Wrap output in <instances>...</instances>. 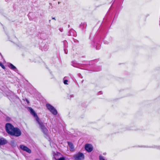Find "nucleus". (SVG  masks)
Instances as JSON below:
<instances>
[{"label": "nucleus", "mask_w": 160, "mask_h": 160, "mask_svg": "<svg viewBox=\"0 0 160 160\" xmlns=\"http://www.w3.org/2000/svg\"><path fill=\"white\" fill-rule=\"evenodd\" d=\"M112 2H113L112 4L114 3L113 7V10L110 11L112 7V4L94 36L92 38V33H91L89 37V39L91 41V44L92 47L95 48L97 50L100 49L101 41L105 39L107 36L111 25L113 14H114V20L117 19L120 11L122 8L121 6L122 3V0H112Z\"/></svg>", "instance_id": "1"}, {"label": "nucleus", "mask_w": 160, "mask_h": 160, "mask_svg": "<svg viewBox=\"0 0 160 160\" xmlns=\"http://www.w3.org/2000/svg\"><path fill=\"white\" fill-rule=\"evenodd\" d=\"M5 129L7 133L11 136L18 137L21 135L22 132L20 129L18 127H14L10 123L6 124Z\"/></svg>", "instance_id": "2"}, {"label": "nucleus", "mask_w": 160, "mask_h": 160, "mask_svg": "<svg viewBox=\"0 0 160 160\" xmlns=\"http://www.w3.org/2000/svg\"><path fill=\"white\" fill-rule=\"evenodd\" d=\"M36 122L38 125V128L43 133L44 137L47 139H50L49 131L43 122L40 119L36 121Z\"/></svg>", "instance_id": "3"}, {"label": "nucleus", "mask_w": 160, "mask_h": 160, "mask_svg": "<svg viewBox=\"0 0 160 160\" xmlns=\"http://www.w3.org/2000/svg\"><path fill=\"white\" fill-rule=\"evenodd\" d=\"M46 105L48 110L52 114L54 115H57L58 113V111L54 107L49 103H47Z\"/></svg>", "instance_id": "4"}, {"label": "nucleus", "mask_w": 160, "mask_h": 160, "mask_svg": "<svg viewBox=\"0 0 160 160\" xmlns=\"http://www.w3.org/2000/svg\"><path fill=\"white\" fill-rule=\"evenodd\" d=\"M73 157L76 160H84L85 156L82 152H78L77 154L74 155Z\"/></svg>", "instance_id": "5"}, {"label": "nucleus", "mask_w": 160, "mask_h": 160, "mask_svg": "<svg viewBox=\"0 0 160 160\" xmlns=\"http://www.w3.org/2000/svg\"><path fill=\"white\" fill-rule=\"evenodd\" d=\"M93 61H89L87 62V63L84 64V69L89 70L91 68H93L95 67V64L93 63Z\"/></svg>", "instance_id": "6"}, {"label": "nucleus", "mask_w": 160, "mask_h": 160, "mask_svg": "<svg viewBox=\"0 0 160 160\" xmlns=\"http://www.w3.org/2000/svg\"><path fill=\"white\" fill-rule=\"evenodd\" d=\"M28 109L30 112V113L35 118L36 121H37L40 119L39 117L38 116L36 113L32 108L28 107Z\"/></svg>", "instance_id": "7"}, {"label": "nucleus", "mask_w": 160, "mask_h": 160, "mask_svg": "<svg viewBox=\"0 0 160 160\" xmlns=\"http://www.w3.org/2000/svg\"><path fill=\"white\" fill-rule=\"evenodd\" d=\"M87 27V23L86 22H82L79 25V28L82 30V32H85Z\"/></svg>", "instance_id": "8"}, {"label": "nucleus", "mask_w": 160, "mask_h": 160, "mask_svg": "<svg viewBox=\"0 0 160 160\" xmlns=\"http://www.w3.org/2000/svg\"><path fill=\"white\" fill-rule=\"evenodd\" d=\"M85 150L88 152H91L93 150V147L90 144H86L85 146Z\"/></svg>", "instance_id": "9"}, {"label": "nucleus", "mask_w": 160, "mask_h": 160, "mask_svg": "<svg viewBox=\"0 0 160 160\" xmlns=\"http://www.w3.org/2000/svg\"><path fill=\"white\" fill-rule=\"evenodd\" d=\"M19 148L21 149L23 151H25L29 153H30L31 152V150L25 146L23 145H20Z\"/></svg>", "instance_id": "10"}, {"label": "nucleus", "mask_w": 160, "mask_h": 160, "mask_svg": "<svg viewBox=\"0 0 160 160\" xmlns=\"http://www.w3.org/2000/svg\"><path fill=\"white\" fill-rule=\"evenodd\" d=\"M8 97L9 100L12 102H14L15 101V99H18L17 96L14 94H11L10 95H8Z\"/></svg>", "instance_id": "11"}, {"label": "nucleus", "mask_w": 160, "mask_h": 160, "mask_svg": "<svg viewBox=\"0 0 160 160\" xmlns=\"http://www.w3.org/2000/svg\"><path fill=\"white\" fill-rule=\"evenodd\" d=\"M8 142L7 140L5 138L2 137H0V146L6 144Z\"/></svg>", "instance_id": "12"}, {"label": "nucleus", "mask_w": 160, "mask_h": 160, "mask_svg": "<svg viewBox=\"0 0 160 160\" xmlns=\"http://www.w3.org/2000/svg\"><path fill=\"white\" fill-rule=\"evenodd\" d=\"M8 67L11 69L13 70L15 72L18 73L19 71L18 70L17 68L16 67L13 65L11 63H9L8 64Z\"/></svg>", "instance_id": "13"}, {"label": "nucleus", "mask_w": 160, "mask_h": 160, "mask_svg": "<svg viewBox=\"0 0 160 160\" xmlns=\"http://www.w3.org/2000/svg\"><path fill=\"white\" fill-rule=\"evenodd\" d=\"M9 144L13 148L16 147L17 145L16 141L13 140H11Z\"/></svg>", "instance_id": "14"}, {"label": "nucleus", "mask_w": 160, "mask_h": 160, "mask_svg": "<svg viewBox=\"0 0 160 160\" xmlns=\"http://www.w3.org/2000/svg\"><path fill=\"white\" fill-rule=\"evenodd\" d=\"M67 143L69 147V149L71 151H72L74 149V147L73 144L71 142H68Z\"/></svg>", "instance_id": "15"}, {"label": "nucleus", "mask_w": 160, "mask_h": 160, "mask_svg": "<svg viewBox=\"0 0 160 160\" xmlns=\"http://www.w3.org/2000/svg\"><path fill=\"white\" fill-rule=\"evenodd\" d=\"M75 32L73 29H72L68 32L67 35L68 36H74Z\"/></svg>", "instance_id": "16"}, {"label": "nucleus", "mask_w": 160, "mask_h": 160, "mask_svg": "<svg viewBox=\"0 0 160 160\" xmlns=\"http://www.w3.org/2000/svg\"><path fill=\"white\" fill-rule=\"evenodd\" d=\"M102 41H103V42L105 44H108L110 42H112V37H110L109 38V40L108 41H106L104 40V39H103L102 40Z\"/></svg>", "instance_id": "17"}, {"label": "nucleus", "mask_w": 160, "mask_h": 160, "mask_svg": "<svg viewBox=\"0 0 160 160\" xmlns=\"http://www.w3.org/2000/svg\"><path fill=\"white\" fill-rule=\"evenodd\" d=\"M40 38L41 39H43L45 41L47 38V35L45 33H41L40 34Z\"/></svg>", "instance_id": "18"}, {"label": "nucleus", "mask_w": 160, "mask_h": 160, "mask_svg": "<svg viewBox=\"0 0 160 160\" xmlns=\"http://www.w3.org/2000/svg\"><path fill=\"white\" fill-rule=\"evenodd\" d=\"M72 65L74 67L76 68H79L80 65L79 63H77L76 61H73L72 62Z\"/></svg>", "instance_id": "19"}, {"label": "nucleus", "mask_w": 160, "mask_h": 160, "mask_svg": "<svg viewBox=\"0 0 160 160\" xmlns=\"http://www.w3.org/2000/svg\"><path fill=\"white\" fill-rule=\"evenodd\" d=\"M48 48V43L46 42L45 43V44L44 45V47H43V48H42V51H47Z\"/></svg>", "instance_id": "20"}, {"label": "nucleus", "mask_w": 160, "mask_h": 160, "mask_svg": "<svg viewBox=\"0 0 160 160\" xmlns=\"http://www.w3.org/2000/svg\"><path fill=\"white\" fill-rule=\"evenodd\" d=\"M45 43H46V42L45 41H43L40 44V49L41 50H42V48L43 49V47H44V45L45 44Z\"/></svg>", "instance_id": "21"}, {"label": "nucleus", "mask_w": 160, "mask_h": 160, "mask_svg": "<svg viewBox=\"0 0 160 160\" xmlns=\"http://www.w3.org/2000/svg\"><path fill=\"white\" fill-rule=\"evenodd\" d=\"M63 44V48H67L68 47V42L66 40L62 42Z\"/></svg>", "instance_id": "22"}, {"label": "nucleus", "mask_w": 160, "mask_h": 160, "mask_svg": "<svg viewBox=\"0 0 160 160\" xmlns=\"http://www.w3.org/2000/svg\"><path fill=\"white\" fill-rule=\"evenodd\" d=\"M102 68L100 66L98 67L97 68H96L94 71H99L101 70Z\"/></svg>", "instance_id": "23"}, {"label": "nucleus", "mask_w": 160, "mask_h": 160, "mask_svg": "<svg viewBox=\"0 0 160 160\" xmlns=\"http://www.w3.org/2000/svg\"><path fill=\"white\" fill-rule=\"evenodd\" d=\"M6 121L7 122H9L11 120V118L8 116H7L5 118Z\"/></svg>", "instance_id": "24"}, {"label": "nucleus", "mask_w": 160, "mask_h": 160, "mask_svg": "<svg viewBox=\"0 0 160 160\" xmlns=\"http://www.w3.org/2000/svg\"><path fill=\"white\" fill-rule=\"evenodd\" d=\"M67 97L68 99H71L72 98H73L74 97V95L73 94L68 95Z\"/></svg>", "instance_id": "25"}, {"label": "nucleus", "mask_w": 160, "mask_h": 160, "mask_svg": "<svg viewBox=\"0 0 160 160\" xmlns=\"http://www.w3.org/2000/svg\"><path fill=\"white\" fill-rule=\"evenodd\" d=\"M53 156H54V159L56 160H57V159H58V158H58V155L56 153H54V155H53Z\"/></svg>", "instance_id": "26"}, {"label": "nucleus", "mask_w": 160, "mask_h": 160, "mask_svg": "<svg viewBox=\"0 0 160 160\" xmlns=\"http://www.w3.org/2000/svg\"><path fill=\"white\" fill-rule=\"evenodd\" d=\"M99 160H105L104 157L101 155L99 156Z\"/></svg>", "instance_id": "27"}, {"label": "nucleus", "mask_w": 160, "mask_h": 160, "mask_svg": "<svg viewBox=\"0 0 160 160\" xmlns=\"http://www.w3.org/2000/svg\"><path fill=\"white\" fill-rule=\"evenodd\" d=\"M57 160H66L65 157H62L59 158H58Z\"/></svg>", "instance_id": "28"}, {"label": "nucleus", "mask_w": 160, "mask_h": 160, "mask_svg": "<svg viewBox=\"0 0 160 160\" xmlns=\"http://www.w3.org/2000/svg\"><path fill=\"white\" fill-rule=\"evenodd\" d=\"M131 129L129 126H126L124 128V131L126 130H130Z\"/></svg>", "instance_id": "29"}, {"label": "nucleus", "mask_w": 160, "mask_h": 160, "mask_svg": "<svg viewBox=\"0 0 160 160\" xmlns=\"http://www.w3.org/2000/svg\"><path fill=\"white\" fill-rule=\"evenodd\" d=\"M68 81L67 79H63V83L65 85H68Z\"/></svg>", "instance_id": "30"}, {"label": "nucleus", "mask_w": 160, "mask_h": 160, "mask_svg": "<svg viewBox=\"0 0 160 160\" xmlns=\"http://www.w3.org/2000/svg\"><path fill=\"white\" fill-rule=\"evenodd\" d=\"M87 62H89V61H83V62H82L83 63L81 64L82 65V66L84 68V66H85V64H84L87 63Z\"/></svg>", "instance_id": "31"}, {"label": "nucleus", "mask_w": 160, "mask_h": 160, "mask_svg": "<svg viewBox=\"0 0 160 160\" xmlns=\"http://www.w3.org/2000/svg\"><path fill=\"white\" fill-rule=\"evenodd\" d=\"M0 66L3 69L5 68V66L0 62Z\"/></svg>", "instance_id": "32"}, {"label": "nucleus", "mask_w": 160, "mask_h": 160, "mask_svg": "<svg viewBox=\"0 0 160 160\" xmlns=\"http://www.w3.org/2000/svg\"><path fill=\"white\" fill-rule=\"evenodd\" d=\"M137 147L140 148H149V147L147 146L142 145V146H138Z\"/></svg>", "instance_id": "33"}, {"label": "nucleus", "mask_w": 160, "mask_h": 160, "mask_svg": "<svg viewBox=\"0 0 160 160\" xmlns=\"http://www.w3.org/2000/svg\"><path fill=\"white\" fill-rule=\"evenodd\" d=\"M64 50L65 53L66 54H67L68 53V50L67 48H64Z\"/></svg>", "instance_id": "34"}, {"label": "nucleus", "mask_w": 160, "mask_h": 160, "mask_svg": "<svg viewBox=\"0 0 160 160\" xmlns=\"http://www.w3.org/2000/svg\"><path fill=\"white\" fill-rule=\"evenodd\" d=\"M74 42L76 43H79V41L78 40L76 39H74Z\"/></svg>", "instance_id": "35"}, {"label": "nucleus", "mask_w": 160, "mask_h": 160, "mask_svg": "<svg viewBox=\"0 0 160 160\" xmlns=\"http://www.w3.org/2000/svg\"><path fill=\"white\" fill-rule=\"evenodd\" d=\"M24 101H26L28 104H29V101L27 98H25Z\"/></svg>", "instance_id": "36"}, {"label": "nucleus", "mask_w": 160, "mask_h": 160, "mask_svg": "<svg viewBox=\"0 0 160 160\" xmlns=\"http://www.w3.org/2000/svg\"><path fill=\"white\" fill-rule=\"evenodd\" d=\"M102 91H101L98 92V94H102Z\"/></svg>", "instance_id": "37"}, {"label": "nucleus", "mask_w": 160, "mask_h": 160, "mask_svg": "<svg viewBox=\"0 0 160 160\" xmlns=\"http://www.w3.org/2000/svg\"><path fill=\"white\" fill-rule=\"evenodd\" d=\"M78 76L79 77H81L82 76L81 74L80 73L78 74Z\"/></svg>", "instance_id": "38"}, {"label": "nucleus", "mask_w": 160, "mask_h": 160, "mask_svg": "<svg viewBox=\"0 0 160 160\" xmlns=\"http://www.w3.org/2000/svg\"><path fill=\"white\" fill-rule=\"evenodd\" d=\"M29 60L30 62H34V60H31V59H29Z\"/></svg>", "instance_id": "39"}, {"label": "nucleus", "mask_w": 160, "mask_h": 160, "mask_svg": "<svg viewBox=\"0 0 160 160\" xmlns=\"http://www.w3.org/2000/svg\"><path fill=\"white\" fill-rule=\"evenodd\" d=\"M133 94H129V95H127V96H131Z\"/></svg>", "instance_id": "40"}, {"label": "nucleus", "mask_w": 160, "mask_h": 160, "mask_svg": "<svg viewBox=\"0 0 160 160\" xmlns=\"http://www.w3.org/2000/svg\"><path fill=\"white\" fill-rule=\"evenodd\" d=\"M59 30L61 32H62L63 31V29L62 28L61 29H59Z\"/></svg>", "instance_id": "41"}, {"label": "nucleus", "mask_w": 160, "mask_h": 160, "mask_svg": "<svg viewBox=\"0 0 160 160\" xmlns=\"http://www.w3.org/2000/svg\"><path fill=\"white\" fill-rule=\"evenodd\" d=\"M52 19L56 20V19H55V18H54V17H52Z\"/></svg>", "instance_id": "42"}, {"label": "nucleus", "mask_w": 160, "mask_h": 160, "mask_svg": "<svg viewBox=\"0 0 160 160\" xmlns=\"http://www.w3.org/2000/svg\"><path fill=\"white\" fill-rule=\"evenodd\" d=\"M34 160H41L39 158H36V159H35Z\"/></svg>", "instance_id": "43"}, {"label": "nucleus", "mask_w": 160, "mask_h": 160, "mask_svg": "<svg viewBox=\"0 0 160 160\" xmlns=\"http://www.w3.org/2000/svg\"><path fill=\"white\" fill-rule=\"evenodd\" d=\"M0 56H1V57L2 58H3V56L2 55V54H1L0 55Z\"/></svg>", "instance_id": "44"}, {"label": "nucleus", "mask_w": 160, "mask_h": 160, "mask_svg": "<svg viewBox=\"0 0 160 160\" xmlns=\"http://www.w3.org/2000/svg\"><path fill=\"white\" fill-rule=\"evenodd\" d=\"M70 27V25H68V28H69Z\"/></svg>", "instance_id": "45"}, {"label": "nucleus", "mask_w": 160, "mask_h": 160, "mask_svg": "<svg viewBox=\"0 0 160 160\" xmlns=\"http://www.w3.org/2000/svg\"><path fill=\"white\" fill-rule=\"evenodd\" d=\"M49 23H50V22H51V20H49Z\"/></svg>", "instance_id": "46"}, {"label": "nucleus", "mask_w": 160, "mask_h": 160, "mask_svg": "<svg viewBox=\"0 0 160 160\" xmlns=\"http://www.w3.org/2000/svg\"><path fill=\"white\" fill-rule=\"evenodd\" d=\"M60 3V2H58V4H59Z\"/></svg>", "instance_id": "47"}, {"label": "nucleus", "mask_w": 160, "mask_h": 160, "mask_svg": "<svg viewBox=\"0 0 160 160\" xmlns=\"http://www.w3.org/2000/svg\"><path fill=\"white\" fill-rule=\"evenodd\" d=\"M103 154L104 155H105L106 154V153H104Z\"/></svg>", "instance_id": "48"}]
</instances>
